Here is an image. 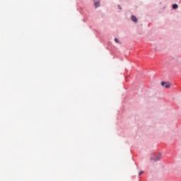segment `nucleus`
I'll list each match as a JSON object with an SVG mask.
<instances>
[{"label": "nucleus", "mask_w": 181, "mask_h": 181, "mask_svg": "<svg viewBox=\"0 0 181 181\" xmlns=\"http://www.w3.org/2000/svg\"><path fill=\"white\" fill-rule=\"evenodd\" d=\"M132 21L133 22L136 23V22H138V18H136V17L135 16H132Z\"/></svg>", "instance_id": "f257e3e1"}, {"label": "nucleus", "mask_w": 181, "mask_h": 181, "mask_svg": "<svg viewBox=\"0 0 181 181\" xmlns=\"http://www.w3.org/2000/svg\"><path fill=\"white\" fill-rule=\"evenodd\" d=\"M94 5H95V8H98V6H100V1H95Z\"/></svg>", "instance_id": "f03ea898"}, {"label": "nucleus", "mask_w": 181, "mask_h": 181, "mask_svg": "<svg viewBox=\"0 0 181 181\" xmlns=\"http://www.w3.org/2000/svg\"><path fill=\"white\" fill-rule=\"evenodd\" d=\"M162 158H163L162 156V154L161 153H159L156 157V159H162Z\"/></svg>", "instance_id": "7ed1b4c3"}, {"label": "nucleus", "mask_w": 181, "mask_h": 181, "mask_svg": "<svg viewBox=\"0 0 181 181\" xmlns=\"http://www.w3.org/2000/svg\"><path fill=\"white\" fill-rule=\"evenodd\" d=\"M177 8H178L177 4H175L173 5V9H177Z\"/></svg>", "instance_id": "20e7f679"}, {"label": "nucleus", "mask_w": 181, "mask_h": 181, "mask_svg": "<svg viewBox=\"0 0 181 181\" xmlns=\"http://www.w3.org/2000/svg\"><path fill=\"white\" fill-rule=\"evenodd\" d=\"M115 42H116V43L121 44V42H119V40H118V38H115Z\"/></svg>", "instance_id": "39448f33"}, {"label": "nucleus", "mask_w": 181, "mask_h": 181, "mask_svg": "<svg viewBox=\"0 0 181 181\" xmlns=\"http://www.w3.org/2000/svg\"><path fill=\"white\" fill-rule=\"evenodd\" d=\"M165 88H169V87H170V84H167V85H165Z\"/></svg>", "instance_id": "423d86ee"}, {"label": "nucleus", "mask_w": 181, "mask_h": 181, "mask_svg": "<svg viewBox=\"0 0 181 181\" xmlns=\"http://www.w3.org/2000/svg\"><path fill=\"white\" fill-rule=\"evenodd\" d=\"M166 84V83L165 82H161V86H165Z\"/></svg>", "instance_id": "0eeeda50"}, {"label": "nucleus", "mask_w": 181, "mask_h": 181, "mask_svg": "<svg viewBox=\"0 0 181 181\" xmlns=\"http://www.w3.org/2000/svg\"><path fill=\"white\" fill-rule=\"evenodd\" d=\"M142 173H144V171H141L139 174V176H141L142 175Z\"/></svg>", "instance_id": "6e6552de"}, {"label": "nucleus", "mask_w": 181, "mask_h": 181, "mask_svg": "<svg viewBox=\"0 0 181 181\" xmlns=\"http://www.w3.org/2000/svg\"><path fill=\"white\" fill-rule=\"evenodd\" d=\"M119 9H122L120 6H118Z\"/></svg>", "instance_id": "1a4fd4ad"}]
</instances>
